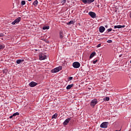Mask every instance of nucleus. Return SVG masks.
<instances>
[{
    "instance_id": "nucleus-20",
    "label": "nucleus",
    "mask_w": 131,
    "mask_h": 131,
    "mask_svg": "<svg viewBox=\"0 0 131 131\" xmlns=\"http://www.w3.org/2000/svg\"><path fill=\"white\" fill-rule=\"evenodd\" d=\"M59 35L61 38H63V31H61L60 32Z\"/></svg>"
},
{
    "instance_id": "nucleus-6",
    "label": "nucleus",
    "mask_w": 131,
    "mask_h": 131,
    "mask_svg": "<svg viewBox=\"0 0 131 131\" xmlns=\"http://www.w3.org/2000/svg\"><path fill=\"white\" fill-rule=\"evenodd\" d=\"M20 21H21V17H18L14 21H13L11 24H12V25H15V24H17V23L20 22Z\"/></svg>"
},
{
    "instance_id": "nucleus-7",
    "label": "nucleus",
    "mask_w": 131,
    "mask_h": 131,
    "mask_svg": "<svg viewBox=\"0 0 131 131\" xmlns=\"http://www.w3.org/2000/svg\"><path fill=\"white\" fill-rule=\"evenodd\" d=\"M29 85L31 88H34V86H36V85H37V83L32 81L29 84Z\"/></svg>"
},
{
    "instance_id": "nucleus-14",
    "label": "nucleus",
    "mask_w": 131,
    "mask_h": 131,
    "mask_svg": "<svg viewBox=\"0 0 131 131\" xmlns=\"http://www.w3.org/2000/svg\"><path fill=\"white\" fill-rule=\"evenodd\" d=\"M95 55H96V52H93V53L91 54V55H90V59H92V58H93V57L95 56Z\"/></svg>"
},
{
    "instance_id": "nucleus-29",
    "label": "nucleus",
    "mask_w": 131,
    "mask_h": 131,
    "mask_svg": "<svg viewBox=\"0 0 131 131\" xmlns=\"http://www.w3.org/2000/svg\"><path fill=\"white\" fill-rule=\"evenodd\" d=\"M107 42H108V43H111V42H112V40H108L107 41Z\"/></svg>"
},
{
    "instance_id": "nucleus-3",
    "label": "nucleus",
    "mask_w": 131,
    "mask_h": 131,
    "mask_svg": "<svg viewBox=\"0 0 131 131\" xmlns=\"http://www.w3.org/2000/svg\"><path fill=\"white\" fill-rule=\"evenodd\" d=\"M39 59L40 61L46 60V59H47V55L43 53H40L39 55Z\"/></svg>"
},
{
    "instance_id": "nucleus-25",
    "label": "nucleus",
    "mask_w": 131,
    "mask_h": 131,
    "mask_svg": "<svg viewBox=\"0 0 131 131\" xmlns=\"http://www.w3.org/2000/svg\"><path fill=\"white\" fill-rule=\"evenodd\" d=\"M82 1L84 4H88V0H82Z\"/></svg>"
},
{
    "instance_id": "nucleus-17",
    "label": "nucleus",
    "mask_w": 131,
    "mask_h": 131,
    "mask_svg": "<svg viewBox=\"0 0 131 131\" xmlns=\"http://www.w3.org/2000/svg\"><path fill=\"white\" fill-rule=\"evenodd\" d=\"M4 49H5V45L0 44V51L1 50H3Z\"/></svg>"
},
{
    "instance_id": "nucleus-23",
    "label": "nucleus",
    "mask_w": 131,
    "mask_h": 131,
    "mask_svg": "<svg viewBox=\"0 0 131 131\" xmlns=\"http://www.w3.org/2000/svg\"><path fill=\"white\" fill-rule=\"evenodd\" d=\"M25 4H26V2H25V1H21V6H24L25 5Z\"/></svg>"
},
{
    "instance_id": "nucleus-19",
    "label": "nucleus",
    "mask_w": 131,
    "mask_h": 131,
    "mask_svg": "<svg viewBox=\"0 0 131 131\" xmlns=\"http://www.w3.org/2000/svg\"><path fill=\"white\" fill-rule=\"evenodd\" d=\"M72 24H74V21L73 20H71L68 23V25H71Z\"/></svg>"
},
{
    "instance_id": "nucleus-26",
    "label": "nucleus",
    "mask_w": 131,
    "mask_h": 131,
    "mask_svg": "<svg viewBox=\"0 0 131 131\" xmlns=\"http://www.w3.org/2000/svg\"><path fill=\"white\" fill-rule=\"evenodd\" d=\"M66 3V0H62L61 4L62 5H64Z\"/></svg>"
},
{
    "instance_id": "nucleus-34",
    "label": "nucleus",
    "mask_w": 131,
    "mask_h": 131,
    "mask_svg": "<svg viewBox=\"0 0 131 131\" xmlns=\"http://www.w3.org/2000/svg\"><path fill=\"white\" fill-rule=\"evenodd\" d=\"M28 1H29V2H31V0H28Z\"/></svg>"
},
{
    "instance_id": "nucleus-1",
    "label": "nucleus",
    "mask_w": 131,
    "mask_h": 131,
    "mask_svg": "<svg viewBox=\"0 0 131 131\" xmlns=\"http://www.w3.org/2000/svg\"><path fill=\"white\" fill-rule=\"evenodd\" d=\"M61 70H62V67L59 66L52 70L51 72L52 73H57V72H59V71H61Z\"/></svg>"
},
{
    "instance_id": "nucleus-22",
    "label": "nucleus",
    "mask_w": 131,
    "mask_h": 131,
    "mask_svg": "<svg viewBox=\"0 0 131 131\" xmlns=\"http://www.w3.org/2000/svg\"><path fill=\"white\" fill-rule=\"evenodd\" d=\"M110 98L109 97H105L103 98V101H109Z\"/></svg>"
},
{
    "instance_id": "nucleus-15",
    "label": "nucleus",
    "mask_w": 131,
    "mask_h": 131,
    "mask_svg": "<svg viewBox=\"0 0 131 131\" xmlns=\"http://www.w3.org/2000/svg\"><path fill=\"white\" fill-rule=\"evenodd\" d=\"M42 29H43V30H48L50 29V27L49 26L43 27Z\"/></svg>"
},
{
    "instance_id": "nucleus-9",
    "label": "nucleus",
    "mask_w": 131,
    "mask_h": 131,
    "mask_svg": "<svg viewBox=\"0 0 131 131\" xmlns=\"http://www.w3.org/2000/svg\"><path fill=\"white\" fill-rule=\"evenodd\" d=\"M70 120H71V118H70L67 119L63 123V125H67Z\"/></svg>"
},
{
    "instance_id": "nucleus-5",
    "label": "nucleus",
    "mask_w": 131,
    "mask_h": 131,
    "mask_svg": "<svg viewBox=\"0 0 131 131\" xmlns=\"http://www.w3.org/2000/svg\"><path fill=\"white\" fill-rule=\"evenodd\" d=\"M107 126H108V122H103L100 125V127H101L102 128H106Z\"/></svg>"
},
{
    "instance_id": "nucleus-33",
    "label": "nucleus",
    "mask_w": 131,
    "mask_h": 131,
    "mask_svg": "<svg viewBox=\"0 0 131 131\" xmlns=\"http://www.w3.org/2000/svg\"><path fill=\"white\" fill-rule=\"evenodd\" d=\"M105 28H108V26H105Z\"/></svg>"
},
{
    "instance_id": "nucleus-32",
    "label": "nucleus",
    "mask_w": 131,
    "mask_h": 131,
    "mask_svg": "<svg viewBox=\"0 0 131 131\" xmlns=\"http://www.w3.org/2000/svg\"><path fill=\"white\" fill-rule=\"evenodd\" d=\"M13 117H14V116H13V115H12V116H10L9 117V118L11 119L13 118Z\"/></svg>"
},
{
    "instance_id": "nucleus-24",
    "label": "nucleus",
    "mask_w": 131,
    "mask_h": 131,
    "mask_svg": "<svg viewBox=\"0 0 131 131\" xmlns=\"http://www.w3.org/2000/svg\"><path fill=\"white\" fill-rule=\"evenodd\" d=\"M17 115H19V113L16 112L13 114V116H17Z\"/></svg>"
},
{
    "instance_id": "nucleus-18",
    "label": "nucleus",
    "mask_w": 131,
    "mask_h": 131,
    "mask_svg": "<svg viewBox=\"0 0 131 131\" xmlns=\"http://www.w3.org/2000/svg\"><path fill=\"white\" fill-rule=\"evenodd\" d=\"M37 4H38V2L37 1H35L33 2V5H34L35 7H36V6H37Z\"/></svg>"
},
{
    "instance_id": "nucleus-11",
    "label": "nucleus",
    "mask_w": 131,
    "mask_h": 131,
    "mask_svg": "<svg viewBox=\"0 0 131 131\" xmlns=\"http://www.w3.org/2000/svg\"><path fill=\"white\" fill-rule=\"evenodd\" d=\"M105 31V27L103 26H101L99 28V32H101V33H103Z\"/></svg>"
},
{
    "instance_id": "nucleus-13",
    "label": "nucleus",
    "mask_w": 131,
    "mask_h": 131,
    "mask_svg": "<svg viewBox=\"0 0 131 131\" xmlns=\"http://www.w3.org/2000/svg\"><path fill=\"white\" fill-rule=\"evenodd\" d=\"M73 84H70V85H68L66 89L67 90H70V89H71V88H73Z\"/></svg>"
},
{
    "instance_id": "nucleus-4",
    "label": "nucleus",
    "mask_w": 131,
    "mask_h": 131,
    "mask_svg": "<svg viewBox=\"0 0 131 131\" xmlns=\"http://www.w3.org/2000/svg\"><path fill=\"white\" fill-rule=\"evenodd\" d=\"M73 67L74 68H79L80 67V63L78 62H74L73 63Z\"/></svg>"
},
{
    "instance_id": "nucleus-30",
    "label": "nucleus",
    "mask_w": 131,
    "mask_h": 131,
    "mask_svg": "<svg viewBox=\"0 0 131 131\" xmlns=\"http://www.w3.org/2000/svg\"><path fill=\"white\" fill-rule=\"evenodd\" d=\"M72 79H73V77H70L69 78V80H72Z\"/></svg>"
},
{
    "instance_id": "nucleus-8",
    "label": "nucleus",
    "mask_w": 131,
    "mask_h": 131,
    "mask_svg": "<svg viewBox=\"0 0 131 131\" xmlns=\"http://www.w3.org/2000/svg\"><path fill=\"white\" fill-rule=\"evenodd\" d=\"M89 15L91 16V18H93V19H95L96 18V13L94 12H89Z\"/></svg>"
},
{
    "instance_id": "nucleus-31",
    "label": "nucleus",
    "mask_w": 131,
    "mask_h": 131,
    "mask_svg": "<svg viewBox=\"0 0 131 131\" xmlns=\"http://www.w3.org/2000/svg\"><path fill=\"white\" fill-rule=\"evenodd\" d=\"M100 47H101V43L98 44V45L97 46V48H100Z\"/></svg>"
},
{
    "instance_id": "nucleus-10",
    "label": "nucleus",
    "mask_w": 131,
    "mask_h": 131,
    "mask_svg": "<svg viewBox=\"0 0 131 131\" xmlns=\"http://www.w3.org/2000/svg\"><path fill=\"white\" fill-rule=\"evenodd\" d=\"M124 27H125V26H124V25H123V26L118 25V26H114L115 29H116V28H118V29L124 28Z\"/></svg>"
},
{
    "instance_id": "nucleus-27",
    "label": "nucleus",
    "mask_w": 131,
    "mask_h": 131,
    "mask_svg": "<svg viewBox=\"0 0 131 131\" xmlns=\"http://www.w3.org/2000/svg\"><path fill=\"white\" fill-rule=\"evenodd\" d=\"M98 62V59H96L95 60L93 61V64H96Z\"/></svg>"
},
{
    "instance_id": "nucleus-2",
    "label": "nucleus",
    "mask_w": 131,
    "mask_h": 131,
    "mask_svg": "<svg viewBox=\"0 0 131 131\" xmlns=\"http://www.w3.org/2000/svg\"><path fill=\"white\" fill-rule=\"evenodd\" d=\"M97 104H98V100L95 99L91 101L90 103V105L91 106V107H92V108H94V107H95V106H96Z\"/></svg>"
},
{
    "instance_id": "nucleus-16",
    "label": "nucleus",
    "mask_w": 131,
    "mask_h": 131,
    "mask_svg": "<svg viewBox=\"0 0 131 131\" xmlns=\"http://www.w3.org/2000/svg\"><path fill=\"white\" fill-rule=\"evenodd\" d=\"M57 117H58V114H57V113L55 114L54 115H53L52 116V119H56V118H57Z\"/></svg>"
},
{
    "instance_id": "nucleus-28",
    "label": "nucleus",
    "mask_w": 131,
    "mask_h": 131,
    "mask_svg": "<svg viewBox=\"0 0 131 131\" xmlns=\"http://www.w3.org/2000/svg\"><path fill=\"white\" fill-rule=\"evenodd\" d=\"M110 31H112V28L107 29V32H110Z\"/></svg>"
},
{
    "instance_id": "nucleus-12",
    "label": "nucleus",
    "mask_w": 131,
    "mask_h": 131,
    "mask_svg": "<svg viewBox=\"0 0 131 131\" xmlns=\"http://www.w3.org/2000/svg\"><path fill=\"white\" fill-rule=\"evenodd\" d=\"M24 61V59H18L16 60L17 64H21L23 63V61Z\"/></svg>"
},
{
    "instance_id": "nucleus-21",
    "label": "nucleus",
    "mask_w": 131,
    "mask_h": 131,
    "mask_svg": "<svg viewBox=\"0 0 131 131\" xmlns=\"http://www.w3.org/2000/svg\"><path fill=\"white\" fill-rule=\"evenodd\" d=\"M94 2H95V0H88V4H92Z\"/></svg>"
}]
</instances>
